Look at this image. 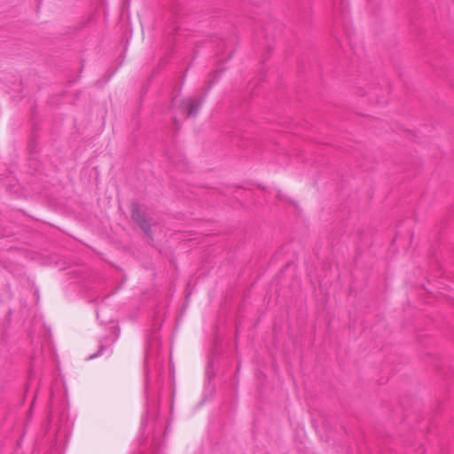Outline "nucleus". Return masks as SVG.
Masks as SVG:
<instances>
[{"label": "nucleus", "mask_w": 454, "mask_h": 454, "mask_svg": "<svg viewBox=\"0 0 454 454\" xmlns=\"http://www.w3.org/2000/svg\"><path fill=\"white\" fill-rule=\"evenodd\" d=\"M186 105L189 107V114L196 113L200 106V104L193 99H188Z\"/></svg>", "instance_id": "1"}]
</instances>
